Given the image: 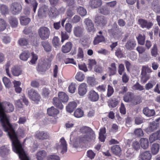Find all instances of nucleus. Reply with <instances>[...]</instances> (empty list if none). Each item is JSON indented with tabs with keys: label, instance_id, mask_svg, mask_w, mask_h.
<instances>
[{
	"label": "nucleus",
	"instance_id": "obj_1",
	"mask_svg": "<svg viewBox=\"0 0 160 160\" xmlns=\"http://www.w3.org/2000/svg\"><path fill=\"white\" fill-rule=\"evenodd\" d=\"M14 109V106L12 103L6 101L0 102V123L11 140L13 151L18 154L20 160H30L28 155L24 151L17 134L10 122L9 118L5 113L12 112Z\"/></svg>",
	"mask_w": 160,
	"mask_h": 160
},
{
	"label": "nucleus",
	"instance_id": "obj_2",
	"mask_svg": "<svg viewBox=\"0 0 160 160\" xmlns=\"http://www.w3.org/2000/svg\"><path fill=\"white\" fill-rule=\"evenodd\" d=\"M38 33L40 38L42 40H45L49 38L50 32L48 28L41 27L38 29Z\"/></svg>",
	"mask_w": 160,
	"mask_h": 160
},
{
	"label": "nucleus",
	"instance_id": "obj_3",
	"mask_svg": "<svg viewBox=\"0 0 160 160\" xmlns=\"http://www.w3.org/2000/svg\"><path fill=\"white\" fill-rule=\"evenodd\" d=\"M108 32L110 36L113 37L122 34L121 28H119L116 22L113 24L111 29L108 30Z\"/></svg>",
	"mask_w": 160,
	"mask_h": 160
},
{
	"label": "nucleus",
	"instance_id": "obj_4",
	"mask_svg": "<svg viewBox=\"0 0 160 160\" xmlns=\"http://www.w3.org/2000/svg\"><path fill=\"white\" fill-rule=\"evenodd\" d=\"M28 94L29 98L37 104L40 101L41 97L37 91L31 88L28 90Z\"/></svg>",
	"mask_w": 160,
	"mask_h": 160
},
{
	"label": "nucleus",
	"instance_id": "obj_5",
	"mask_svg": "<svg viewBox=\"0 0 160 160\" xmlns=\"http://www.w3.org/2000/svg\"><path fill=\"white\" fill-rule=\"evenodd\" d=\"M11 13L14 15H18L21 12L22 7L21 4L18 2H13L10 6Z\"/></svg>",
	"mask_w": 160,
	"mask_h": 160
},
{
	"label": "nucleus",
	"instance_id": "obj_6",
	"mask_svg": "<svg viewBox=\"0 0 160 160\" xmlns=\"http://www.w3.org/2000/svg\"><path fill=\"white\" fill-rule=\"evenodd\" d=\"M67 144L66 141L63 137L60 139L58 143L56 144V148L60 151L62 153L66 152L67 151Z\"/></svg>",
	"mask_w": 160,
	"mask_h": 160
},
{
	"label": "nucleus",
	"instance_id": "obj_7",
	"mask_svg": "<svg viewBox=\"0 0 160 160\" xmlns=\"http://www.w3.org/2000/svg\"><path fill=\"white\" fill-rule=\"evenodd\" d=\"M94 22L98 26L102 28L107 24V18L103 16H96Z\"/></svg>",
	"mask_w": 160,
	"mask_h": 160
},
{
	"label": "nucleus",
	"instance_id": "obj_8",
	"mask_svg": "<svg viewBox=\"0 0 160 160\" xmlns=\"http://www.w3.org/2000/svg\"><path fill=\"white\" fill-rule=\"evenodd\" d=\"M51 66L48 62L42 61L38 64L37 70L39 72H44L49 69Z\"/></svg>",
	"mask_w": 160,
	"mask_h": 160
},
{
	"label": "nucleus",
	"instance_id": "obj_9",
	"mask_svg": "<svg viewBox=\"0 0 160 160\" xmlns=\"http://www.w3.org/2000/svg\"><path fill=\"white\" fill-rule=\"evenodd\" d=\"M87 97L89 100L92 102L98 101L99 98L98 94L93 90H91L89 92Z\"/></svg>",
	"mask_w": 160,
	"mask_h": 160
},
{
	"label": "nucleus",
	"instance_id": "obj_10",
	"mask_svg": "<svg viewBox=\"0 0 160 160\" xmlns=\"http://www.w3.org/2000/svg\"><path fill=\"white\" fill-rule=\"evenodd\" d=\"M86 26V28L88 32H94L96 28L94 27V24L92 21L88 18H86L84 22Z\"/></svg>",
	"mask_w": 160,
	"mask_h": 160
},
{
	"label": "nucleus",
	"instance_id": "obj_11",
	"mask_svg": "<svg viewBox=\"0 0 160 160\" xmlns=\"http://www.w3.org/2000/svg\"><path fill=\"white\" fill-rule=\"evenodd\" d=\"M49 134L47 132L43 131H37L35 134V137L41 140L46 139L49 138Z\"/></svg>",
	"mask_w": 160,
	"mask_h": 160
},
{
	"label": "nucleus",
	"instance_id": "obj_12",
	"mask_svg": "<svg viewBox=\"0 0 160 160\" xmlns=\"http://www.w3.org/2000/svg\"><path fill=\"white\" fill-rule=\"evenodd\" d=\"M81 132L88 134L92 136V137L95 136L94 132L90 127L84 126L81 128L80 130Z\"/></svg>",
	"mask_w": 160,
	"mask_h": 160
},
{
	"label": "nucleus",
	"instance_id": "obj_13",
	"mask_svg": "<svg viewBox=\"0 0 160 160\" xmlns=\"http://www.w3.org/2000/svg\"><path fill=\"white\" fill-rule=\"evenodd\" d=\"M88 91L87 84L83 83L80 84L78 88V93L80 96H83Z\"/></svg>",
	"mask_w": 160,
	"mask_h": 160
},
{
	"label": "nucleus",
	"instance_id": "obj_14",
	"mask_svg": "<svg viewBox=\"0 0 160 160\" xmlns=\"http://www.w3.org/2000/svg\"><path fill=\"white\" fill-rule=\"evenodd\" d=\"M10 149L7 146H3L0 148V156L5 158L9 154Z\"/></svg>",
	"mask_w": 160,
	"mask_h": 160
},
{
	"label": "nucleus",
	"instance_id": "obj_15",
	"mask_svg": "<svg viewBox=\"0 0 160 160\" xmlns=\"http://www.w3.org/2000/svg\"><path fill=\"white\" fill-rule=\"evenodd\" d=\"M136 45V42L134 39H130L128 41L125 47L127 50L131 51L133 50Z\"/></svg>",
	"mask_w": 160,
	"mask_h": 160
},
{
	"label": "nucleus",
	"instance_id": "obj_16",
	"mask_svg": "<svg viewBox=\"0 0 160 160\" xmlns=\"http://www.w3.org/2000/svg\"><path fill=\"white\" fill-rule=\"evenodd\" d=\"M73 30L74 34L76 37H80L83 34L84 29L83 27L77 26L74 27Z\"/></svg>",
	"mask_w": 160,
	"mask_h": 160
},
{
	"label": "nucleus",
	"instance_id": "obj_17",
	"mask_svg": "<svg viewBox=\"0 0 160 160\" xmlns=\"http://www.w3.org/2000/svg\"><path fill=\"white\" fill-rule=\"evenodd\" d=\"M59 15V12L55 7H51L49 9L48 15L51 19L56 18Z\"/></svg>",
	"mask_w": 160,
	"mask_h": 160
},
{
	"label": "nucleus",
	"instance_id": "obj_18",
	"mask_svg": "<svg viewBox=\"0 0 160 160\" xmlns=\"http://www.w3.org/2000/svg\"><path fill=\"white\" fill-rule=\"evenodd\" d=\"M95 138V136L92 137V136L88 134H85L81 136L79 139L80 142H82L83 143H87V142H91L94 140Z\"/></svg>",
	"mask_w": 160,
	"mask_h": 160
},
{
	"label": "nucleus",
	"instance_id": "obj_19",
	"mask_svg": "<svg viewBox=\"0 0 160 160\" xmlns=\"http://www.w3.org/2000/svg\"><path fill=\"white\" fill-rule=\"evenodd\" d=\"M49 10L48 7L45 5H42L39 9L38 11V15L40 18L44 16L46 12Z\"/></svg>",
	"mask_w": 160,
	"mask_h": 160
},
{
	"label": "nucleus",
	"instance_id": "obj_20",
	"mask_svg": "<svg viewBox=\"0 0 160 160\" xmlns=\"http://www.w3.org/2000/svg\"><path fill=\"white\" fill-rule=\"evenodd\" d=\"M102 4L101 0H90L89 2V6L92 8H98L101 6Z\"/></svg>",
	"mask_w": 160,
	"mask_h": 160
},
{
	"label": "nucleus",
	"instance_id": "obj_21",
	"mask_svg": "<svg viewBox=\"0 0 160 160\" xmlns=\"http://www.w3.org/2000/svg\"><path fill=\"white\" fill-rule=\"evenodd\" d=\"M143 114L146 116L151 117L155 114V112L153 109H150L148 107L144 108L142 110Z\"/></svg>",
	"mask_w": 160,
	"mask_h": 160
},
{
	"label": "nucleus",
	"instance_id": "obj_22",
	"mask_svg": "<svg viewBox=\"0 0 160 160\" xmlns=\"http://www.w3.org/2000/svg\"><path fill=\"white\" fill-rule=\"evenodd\" d=\"M77 106V103L75 102H69L66 107V110L67 112H72L75 109Z\"/></svg>",
	"mask_w": 160,
	"mask_h": 160
},
{
	"label": "nucleus",
	"instance_id": "obj_23",
	"mask_svg": "<svg viewBox=\"0 0 160 160\" xmlns=\"http://www.w3.org/2000/svg\"><path fill=\"white\" fill-rule=\"evenodd\" d=\"M47 111L48 115L52 117L56 116L59 112V111L53 106L48 108Z\"/></svg>",
	"mask_w": 160,
	"mask_h": 160
},
{
	"label": "nucleus",
	"instance_id": "obj_24",
	"mask_svg": "<svg viewBox=\"0 0 160 160\" xmlns=\"http://www.w3.org/2000/svg\"><path fill=\"white\" fill-rule=\"evenodd\" d=\"M72 48V44L71 42H67L66 44L63 45L62 47V51L64 53L69 52Z\"/></svg>",
	"mask_w": 160,
	"mask_h": 160
},
{
	"label": "nucleus",
	"instance_id": "obj_25",
	"mask_svg": "<svg viewBox=\"0 0 160 160\" xmlns=\"http://www.w3.org/2000/svg\"><path fill=\"white\" fill-rule=\"evenodd\" d=\"M41 45L46 52H49L51 51L52 46L48 41H42L41 42Z\"/></svg>",
	"mask_w": 160,
	"mask_h": 160
},
{
	"label": "nucleus",
	"instance_id": "obj_26",
	"mask_svg": "<svg viewBox=\"0 0 160 160\" xmlns=\"http://www.w3.org/2000/svg\"><path fill=\"white\" fill-rule=\"evenodd\" d=\"M61 101L57 97H54L52 99L53 104L57 108L62 110L63 108V106Z\"/></svg>",
	"mask_w": 160,
	"mask_h": 160
},
{
	"label": "nucleus",
	"instance_id": "obj_27",
	"mask_svg": "<svg viewBox=\"0 0 160 160\" xmlns=\"http://www.w3.org/2000/svg\"><path fill=\"white\" fill-rule=\"evenodd\" d=\"M58 97L60 100L63 103L67 102L68 100V96L63 92H59L58 94Z\"/></svg>",
	"mask_w": 160,
	"mask_h": 160
},
{
	"label": "nucleus",
	"instance_id": "obj_28",
	"mask_svg": "<svg viewBox=\"0 0 160 160\" xmlns=\"http://www.w3.org/2000/svg\"><path fill=\"white\" fill-rule=\"evenodd\" d=\"M139 157L142 160H150L152 155L149 152L147 151L140 154Z\"/></svg>",
	"mask_w": 160,
	"mask_h": 160
},
{
	"label": "nucleus",
	"instance_id": "obj_29",
	"mask_svg": "<svg viewBox=\"0 0 160 160\" xmlns=\"http://www.w3.org/2000/svg\"><path fill=\"white\" fill-rule=\"evenodd\" d=\"M149 139L150 142L151 143L157 139L160 140V130L150 135Z\"/></svg>",
	"mask_w": 160,
	"mask_h": 160
},
{
	"label": "nucleus",
	"instance_id": "obj_30",
	"mask_svg": "<svg viewBox=\"0 0 160 160\" xmlns=\"http://www.w3.org/2000/svg\"><path fill=\"white\" fill-rule=\"evenodd\" d=\"M47 153L44 150L38 151L36 154V157L37 160H43L46 157Z\"/></svg>",
	"mask_w": 160,
	"mask_h": 160
},
{
	"label": "nucleus",
	"instance_id": "obj_31",
	"mask_svg": "<svg viewBox=\"0 0 160 160\" xmlns=\"http://www.w3.org/2000/svg\"><path fill=\"white\" fill-rule=\"evenodd\" d=\"M104 41L105 38L102 35H97L95 37L93 43L94 45H96Z\"/></svg>",
	"mask_w": 160,
	"mask_h": 160
},
{
	"label": "nucleus",
	"instance_id": "obj_32",
	"mask_svg": "<svg viewBox=\"0 0 160 160\" xmlns=\"http://www.w3.org/2000/svg\"><path fill=\"white\" fill-rule=\"evenodd\" d=\"M111 149L112 152L115 155L119 156L120 155L121 150L119 145H113L111 147Z\"/></svg>",
	"mask_w": 160,
	"mask_h": 160
},
{
	"label": "nucleus",
	"instance_id": "obj_33",
	"mask_svg": "<svg viewBox=\"0 0 160 160\" xmlns=\"http://www.w3.org/2000/svg\"><path fill=\"white\" fill-rule=\"evenodd\" d=\"M141 147L144 149H146L149 146V142L148 139L146 138H142L140 140Z\"/></svg>",
	"mask_w": 160,
	"mask_h": 160
},
{
	"label": "nucleus",
	"instance_id": "obj_34",
	"mask_svg": "<svg viewBox=\"0 0 160 160\" xmlns=\"http://www.w3.org/2000/svg\"><path fill=\"white\" fill-rule=\"evenodd\" d=\"M134 96L132 93L128 92L125 94L123 97V100L126 102H129Z\"/></svg>",
	"mask_w": 160,
	"mask_h": 160
},
{
	"label": "nucleus",
	"instance_id": "obj_35",
	"mask_svg": "<svg viewBox=\"0 0 160 160\" xmlns=\"http://www.w3.org/2000/svg\"><path fill=\"white\" fill-rule=\"evenodd\" d=\"M158 126V123H156L155 122H153L151 123L149 126L147 128V130L148 132H149L153 131L154 130H156Z\"/></svg>",
	"mask_w": 160,
	"mask_h": 160
},
{
	"label": "nucleus",
	"instance_id": "obj_36",
	"mask_svg": "<svg viewBox=\"0 0 160 160\" xmlns=\"http://www.w3.org/2000/svg\"><path fill=\"white\" fill-rule=\"evenodd\" d=\"M12 74L14 76H18L21 74L22 70L21 68L18 66L14 67L12 69Z\"/></svg>",
	"mask_w": 160,
	"mask_h": 160
},
{
	"label": "nucleus",
	"instance_id": "obj_37",
	"mask_svg": "<svg viewBox=\"0 0 160 160\" xmlns=\"http://www.w3.org/2000/svg\"><path fill=\"white\" fill-rule=\"evenodd\" d=\"M28 39L25 38H20L18 40V42L19 45L21 46H26L28 44Z\"/></svg>",
	"mask_w": 160,
	"mask_h": 160
},
{
	"label": "nucleus",
	"instance_id": "obj_38",
	"mask_svg": "<svg viewBox=\"0 0 160 160\" xmlns=\"http://www.w3.org/2000/svg\"><path fill=\"white\" fill-rule=\"evenodd\" d=\"M30 53L28 51H25L23 52L20 55V59L23 61H27L29 58Z\"/></svg>",
	"mask_w": 160,
	"mask_h": 160
},
{
	"label": "nucleus",
	"instance_id": "obj_39",
	"mask_svg": "<svg viewBox=\"0 0 160 160\" xmlns=\"http://www.w3.org/2000/svg\"><path fill=\"white\" fill-rule=\"evenodd\" d=\"M52 44L55 48H58L61 45L59 38L57 36H54L52 40Z\"/></svg>",
	"mask_w": 160,
	"mask_h": 160
},
{
	"label": "nucleus",
	"instance_id": "obj_40",
	"mask_svg": "<svg viewBox=\"0 0 160 160\" xmlns=\"http://www.w3.org/2000/svg\"><path fill=\"white\" fill-rule=\"evenodd\" d=\"M0 12L2 15H5L8 14L9 8L8 6L4 4H0Z\"/></svg>",
	"mask_w": 160,
	"mask_h": 160
},
{
	"label": "nucleus",
	"instance_id": "obj_41",
	"mask_svg": "<svg viewBox=\"0 0 160 160\" xmlns=\"http://www.w3.org/2000/svg\"><path fill=\"white\" fill-rule=\"evenodd\" d=\"M138 43L141 45H143L145 43V36L144 34H139L138 37H136Z\"/></svg>",
	"mask_w": 160,
	"mask_h": 160
},
{
	"label": "nucleus",
	"instance_id": "obj_42",
	"mask_svg": "<svg viewBox=\"0 0 160 160\" xmlns=\"http://www.w3.org/2000/svg\"><path fill=\"white\" fill-rule=\"evenodd\" d=\"M9 22L12 27L16 28L18 25V22L17 19L14 17H11L9 19Z\"/></svg>",
	"mask_w": 160,
	"mask_h": 160
},
{
	"label": "nucleus",
	"instance_id": "obj_43",
	"mask_svg": "<svg viewBox=\"0 0 160 160\" xmlns=\"http://www.w3.org/2000/svg\"><path fill=\"white\" fill-rule=\"evenodd\" d=\"M159 149V145L157 143H153L151 147V152L152 154L155 155L157 153Z\"/></svg>",
	"mask_w": 160,
	"mask_h": 160
},
{
	"label": "nucleus",
	"instance_id": "obj_44",
	"mask_svg": "<svg viewBox=\"0 0 160 160\" xmlns=\"http://www.w3.org/2000/svg\"><path fill=\"white\" fill-rule=\"evenodd\" d=\"M99 10V12L104 15H107L110 13L109 9L107 6H102Z\"/></svg>",
	"mask_w": 160,
	"mask_h": 160
},
{
	"label": "nucleus",
	"instance_id": "obj_45",
	"mask_svg": "<svg viewBox=\"0 0 160 160\" xmlns=\"http://www.w3.org/2000/svg\"><path fill=\"white\" fill-rule=\"evenodd\" d=\"M88 84L92 87L97 84L98 82L96 81L95 78L92 77H89L87 79Z\"/></svg>",
	"mask_w": 160,
	"mask_h": 160
},
{
	"label": "nucleus",
	"instance_id": "obj_46",
	"mask_svg": "<svg viewBox=\"0 0 160 160\" xmlns=\"http://www.w3.org/2000/svg\"><path fill=\"white\" fill-rule=\"evenodd\" d=\"M20 20L21 24L23 25H26L28 24L31 21L29 18L25 16L20 17Z\"/></svg>",
	"mask_w": 160,
	"mask_h": 160
},
{
	"label": "nucleus",
	"instance_id": "obj_47",
	"mask_svg": "<svg viewBox=\"0 0 160 160\" xmlns=\"http://www.w3.org/2000/svg\"><path fill=\"white\" fill-rule=\"evenodd\" d=\"M119 103V102L118 99L114 98L110 101L108 105L110 108H114L116 107Z\"/></svg>",
	"mask_w": 160,
	"mask_h": 160
},
{
	"label": "nucleus",
	"instance_id": "obj_48",
	"mask_svg": "<svg viewBox=\"0 0 160 160\" xmlns=\"http://www.w3.org/2000/svg\"><path fill=\"white\" fill-rule=\"evenodd\" d=\"M67 6L69 8L74 9L76 7L75 1L74 0H69L67 2Z\"/></svg>",
	"mask_w": 160,
	"mask_h": 160
},
{
	"label": "nucleus",
	"instance_id": "obj_49",
	"mask_svg": "<svg viewBox=\"0 0 160 160\" xmlns=\"http://www.w3.org/2000/svg\"><path fill=\"white\" fill-rule=\"evenodd\" d=\"M77 12L82 16H84L87 14L86 9L83 7L81 6L78 8Z\"/></svg>",
	"mask_w": 160,
	"mask_h": 160
},
{
	"label": "nucleus",
	"instance_id": "obj_50",
	"mask_svg": "<svg viewBox=\"0 0 160 160\" xmlns=\"http://www.w3.org/2000/svg\"><path fill=\"white\" fill-rule=\"evenodd\" d=\"M74 115L76 118H79L83 115V112L80 108L77 109L74 112Z\"/></svg>",
	"mask_w": 160,
	"mask_h": 160
},
{
	"label": "nucleus",
	"instance_id": "obj_51",
	"mask_svg": "<svg viewBox=\"0 0 160 160\" xmlns=\"http://www.w3.org/2000/svg\"><path fill=\"white\" fill-rule=\"evenodd\" d=\"M85 78V76L81 72H78L75 76L76 79L80 82H82L83 80Z\"/></svg>",
	"mask_w": 160,
	"mask_h": 160
},
{
	"label": "nucleus",
	"instance_id": "obj_52",
	"mask_svg": "<svg viewBox=\"0 0 160 160\" xmlns=\"http://www.w3.org/2000/svg\"><path fill=\"white\" fill-rule=\"evenodd\" d=\"M2 80L5 87L8 88H9L12 84L10 80L7 78L4 77L3 78Z\"/></svg>",
	"mask_w": 160,
	"mask_h": 160
},
{
	"label": "nucleus",
	"instance_id": "obj_53",
	"mask_svg": "<svg viewBox=\"0 0 160 160\" xmlns=\"http://www.w3.org/2000/svg\"><path fill=\"white\" fill-rule=\"evenodd\" d=\"M7 24L2 19H0V32L3 31L6 28Z\"/></svg>",
	"mask_w": 160,
	"mask_h": 160
},
{
	"label": "nucleus",
	"instance_id": "obj_54",
	"mask_svg": "<svg viewBox=\"0 0 160 160\" xmlns=\"http://www.w3.org/2000/svg\"><path fill=\"white\" fill-rule=\"evenodd\" d=\"M151 53L152 56L156 57L158 55V48L156 44H154L151 49Z\"/></svg>",
	"mask_w": 160,
	"mask_h": 160
},
{
	"label": "nucleus",
	"instance_id": "obj_55",
	"mask_svg": "<svg viewBox=\"0 0 160 160\" xmlns=\"http://www.w3.org/2000/svg\"><path fill=\"white\" fill-rule=\"evenodd\" d=\"M115 54L118 58H122L123 54L122 51L120 48H116L115 52Z\"/></svg>",
	"mask_w": 160,
	"mask_h": 160
},
{
	"label": "nucleus",
	"instance_id": "obj_56",
	"mask_svg": "<svg viewBox=\"0 0 160 160\" xmlns=\"http://www.w3.org/2000/svg\"><path fill=\"white\" fill-rule=\"evenodd\" d=\"M135 135L137 137H142L144 135L143 131L141 128H137L136 129L134 132Z\"/></svg>",
	"mask_w": 160,
	"mask_h": 160
},
{
	"label": "nucleus",
	"instance_id": "obj_57",
	"mask_svg": "<svg viewBox=\"0 0 160 160\" xmlns=\"http://www.w3.org/2000/svg\"><path fill=\"white\" fill-rule=\"evenodd\" d=\"M77 58L83 59L84 57L83 52L82 49L80 47H79L78 50Z\"/></svg>",
	"mask_w": 160,
	"mask_h": 160
},
{
	"label": "nucleus",
	"instance_id": "obj_58",
	"mask_svg": "<svg viewBox=\"0 0 160 160\" xmlns=\"http://www.w3.org/2000/svg\"><path fill=\"white\" fill-rule=\"evenodd\" d=\"M77 85L75 83H71L68 87V90L69 92L73 93L75 92L76 89Z\"/></svg>",
	"mask_w": 160,
	"mask_h": 160
},
{
	"label": "nucleus",
	"instance_id": "obj_59",
	"mask_svg": "<svg viewBox=\"0 0 160 160\" xmlns=\"http://www.w3.org/2000/svg\"><path fill=\"white\" fill-rule=\"evenodd\" d=\"M50 91L49 89L44 88L42 89V95L45 98H47L50 93Z\"/></svg>",
	"mask_w": 160,
	"mask_h": 160
},
{
	"label": "nucleus",
	"instance_id": "obj_60",
	"mask_svg": "<svg viewBox=\"0 0 160 160\" xmlns=\"http://www.w3.org/2000/svg\"><path fill=\"white\" fill-rule=\"evenodd\" d=\"M125 70V68L124 65L122 63L119 64L118 66V72L119 74L120 75H122Z\"/></svg>",
	"mask_w": 160,
	"mask_h": 160
},
{
	"label": "nucleus",
	"instance_id": "obj_61",
	"mask_svg": "<svg viewBox=\"0 0 160 160\" xmlns=\"http://www.w3.org/2000/svg\"><path fill=\"white\" fill-rule=\"evenodd\" d=\"M141 81L142 83H145L149 79L150 76L149 74H141Z\"/></svg>",
	"mask_w": 160,
	"mask_h": 160
},
{
	"label": "nucleus",
	"instance_id": "obj_62",
	"mask_svg": "<svg viewBox=\"0 0 160 160\" xmlns=\"http://www.w3.org/2000/svg\"><path fill=\"white\" fill-rule=\"evenodd\" d=\"M108 92L107 96L108 97H110L113 94L114 92V89L110 85H108Z\"/></svg>",
	"mask_w": 160,
	"mask_h": 160
},
{
	"label": "nucleus",
	"instance_id": "obj_63",
	"mask_svg": "<svg viewBox=\"0 0 160 160\" xmlns=\"http://www.w3.org/2000/svg\"><path fill=\"white\" fill-rule=\"evenodd\" d=\"M61 42L63 43L65 40H67L69 38V37L66 32H61Z\"/></svg>",
	"mask_w": 160,
	"mask_h": 160
},
{
	"label": "nucleus",
	"instance_id": "obj_64",
	"mask_svg": "<svg viewBox=\"0 0 160 160\" xmlns=\"http://www.w3.org/2000/svg\"><path fill=\"white\" fill-rule=\"evenodd\" d=\"M130 102H131V105L135 106L140 103V100H139L138 98L134 97L133 96L132 98V100L130 101Z\"/></svg>",
	"mask_w": 160,
	"mask_h": 160
}]
</instances>
